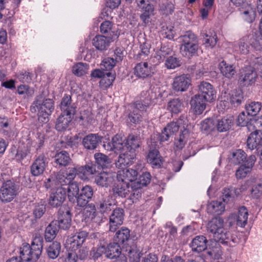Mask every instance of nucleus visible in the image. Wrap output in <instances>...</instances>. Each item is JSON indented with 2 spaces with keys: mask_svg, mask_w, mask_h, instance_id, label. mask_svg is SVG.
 <instances>
[{
  "mask_svg": "<svg viewBox=\"0 0 262 262\" xmlns=\"http://www.w3.org/2000/svg\"><path fill=\"white\" fill-rule=\"evenodd\" d=\"M189 137V132L187 128H184L180 132L178 137L176 138L174 141V146L177 150L182 149L186 142Z\"/></svg>",
  "mask_w": 262,
  "mask_h": 262,
  "instance_id": "nucleus-41",
  "label": "nucleus"
},
{
  "mask_svg": "<svg viewBox=\"0 0 262 262\" xmlns=\"http://www.w3.org/2000/svg\"><path fill=\"white\" fill-rule=\"evenodd\" d=\"M187 125L188 120L184 115L181 116L177 121L168 124L159 137L160 143L168 141L169 137L178 132L179 128L181 132L184 128H187Z\"/></svg>",
  "mask_w": 262,
  "mask_h": 262,
  "instance_id": "nucleus-7",
  "label": "nucleus"
},
{
  "mask_svg": "<svg viewBox=\"0 0 262 262\" xmlns=\"http://www.w3.org/2000/svg\"><path fill=\"white\" fill-rule=\"evenodd\" d=\"M225 203L221 201H212L207 207L208 212L214 215H220L225 211Z\"/></svg>",
  "mask_w": 262,
  "mask_h": 262,
  "instance_id": "nucleus-40",
  "label": "nucleus"
},
{
  "mask_svg": "<svg viewBox=\"0 0 262 262\" xmlns=\"http://www.w3.org/2000/svg\"><path fill=\"white\" fill-rule=\"evenodd\" d=\"M156 94L151 90L143 91L141 93V100L137 101L128 115V120L133 123H138L142 119L144 112L148 109Z\"/></svg>",
  "mask_w": 262,
  "mask_h": 262,
  "instance_id": "nucleus-2",
  "label": "nucleus"
},
{
  "mask_svg": "<svg viewBox=\"0 0 262 262\" xmlns=\"http://www.w3.org/2000/svg\"><path fill=\"white\" fill-rule=\"evenodd\" d=\"M239 79L244 85H251L255 82L257 73L254 69L249 66L242 69L240 73Z\"/></svg>",
  "mask_w": 262,
  "mask_h": 262,
  "instance_id": "nucleus-22",
  "label": "nucleus"
},
{
  "mask_svg": "<svg viewBox=\"0 0 262 262\" xmlns=\"http://www.w3.org/2000/svg\"><path fill=\"white\" fill-rule=\"evenodd\" d=\"M43 242L42 237L40 235L36 234L34 238V255L36 259H38L42 253Z\"/></svg>",
  "mask_w": 262,
  "mask_h": 262,
  "instance_id": "nucleus-52",
  "label": "nucleus"
},
{
  "mask_svg": "<svg viewBox=\"0 0 262 262\" xmlns=\"http://www.w3.org/2000/svg\"><path fill=\"white\" fill-rule=\"evenodd\" d=\"M150 45L148 43L144 42L140 46V52L137 55V58L139 59H144L150 53Z\"/></svg>",
  "mask_w": 262,
  "mask_h": 262,
  "instance_id": "nucleus-63",
  "label": "nucleus"
},
{
  "mask_svg": "<svg viewBox=\"0 0 262 262\" xmlns=\"http://www.w3.org/2000/svg\"><path fill=\"white\" fill-rule=\"evenodd\" d=\"M60 250V243L57 242L52 243L47 249L49 257L52 259L56 258L59 255Z\"/></svg>",
  "mask_w": 262,
  "mask_h": 262,
  "instance_id": "nucleus-56",
  "label": "nucleus"
},
{
  "mask_svg": "<svg viewBox=\"0 0 262 262\" xmlns=\"http://www.w3.org/2000/svg\"><path fill=\"white\" fill-rule=\"evenodd\" d=\"M45 186L47 188H54L55 191H53L50 195L49 203L53 207H57L60 206L64 201L66 197V187H62L58 184L55 178H51L47 179V181L45 182Z\"/></svg>",
  "mask_w": 262,
  "mask_h": 262,
  "instance_id": "nucleus-5",
  "label": "nucleus"
},
{
  "mask_svg": "<svg viewBox=\"0 0 262 262\" xmlns=\"http://www.w3.org/2000/svg\"><path fill=\"white\" fill-rule=\"evenodd\" d=\"M93 195L92 188L89 185H85L82 188L77 198V205L80 207L85 206L91 199Z\"/></svg>",
  "mask_w": 262,
  "mask_h": 262,
  "instance_id": "nucleus-29",
  "label": "nucleus"
},
{
  "mask_svg": "<svg viewBox=\"0 0 262 262\" xmlns=\"http://www.w3.org/2000/svg\"><path fill=\"white\" fill-rule=\"evenodd\" d=\"M113 35L105 37L101 35H96L93 39V46L98 50H106L109 47L111 42L117 39L119 35L117 32H112Z\"/></svg>",
  "mask_w": 262,
  "mask_h": 262,
  "instance_id": "nucleus-14",
  "label": "nucleus"
},
{
  "mask_svg": "<svg viewBox=\"0 0 262 262\" xmlns=\"http://www.w3.org/2000/svg\"><path fill=\"white\" fill-rule=\"evenodd\" d=\"M56 181L59 185L62 187H66V194L70 202L74 203H77V198L79 195V188L77 183L76 182H72L67 184H62L57 180V174L56 175Z\"/></svg>",
  "mask_w": 262,
  "mask_h": 262,
  "instance_id": "nucleus-24",
  "label": "nucleus"
},
{
  "mask_svg": "<svg viewBox=\"0 0 262 262\" xmlns=\"http://www.w3.org/2000/svg\"><path fill=\"white\" fill-rule=\"evenodd\" d=\"M58 231L57 222L53 221L46 229L45 237L46 241L51 242L56 237Z\"/></svg>",
  "mask_w": 262,
  "mask_h": 262,
  "instance_id": "nucleus-43",
  "label": "nucleus"
},
{
  "mask_svg": "<svg viewBox=\"0 0 262 262\" xmlns=\"http://www.w3.org/2000/svg\"><path fill=\"white\" fill-rule=\"evenodd\" d=\"M47 162L44 155L39 156L34 162V176H39L44 171Z\"/></svg>",
  "mask_w": 262,
  "mask_h": 262,
  "instance_id": "nucleus-42",
  "label": "nucleus"
},
{
  "mask_svg": "<svg viewBox=\"0 0 262 262\" xmlns=\"http://www.w3.org/2000/svg\"><path fill=\"white\" fill-rule=\"evenodd\" d=\"M240 15L246 21L252 23L256 16V12L254 8L251 5L246 4L239 8Z\"/></svg>",
  "mask_w": 262,
  "mask_h": 262,
  "instance_id": "nucleus-30",
  "label": "nucleus"
},
{
  "mask_svg": "<svg viewBox=\"0 0 262 262\" xmlns=\"http://www.w3.org/2000/svg\"><path fill=\"white\" fill-rule=\"evenodd\" d=\"M208 102L201 97L200 94L193 96L190 101L191 108L195 115H200L206 108V102Z\"/></svg>",
  "mask_w": 262,
  "mask_h": 262,
  "instance_id": "nucleus-26",
  "label": "nucleus"
},
{
  "mask_svg": "<svg viewBox=\"0 0 262 262\" xmlns=\"http://www.w3.org/2000/svg\"><path fill=\"white\" fill-rule=\"evenodd\" d=\"M190 84L191 79L189 76L182 74L173 79L172 88L176 92H183L186 91Z\"/></svg>",
  "mask_w": 262,
  "mask_h": 262,
  "instance_id": "nucleus-19",
  "label": "nucleus"
},
{
  "mask_svg": "<svg viewBox=\"0 0 262 262\" xmlns=\"http://www.w3.org/2000/svg\"><path fill=\"white\" fill-rule=\"evenodd\" d=\"M114 177V173L103 171L96 176L95 181L98 185L106 187L112 184Z\"/></svg>",
  "mask_w": 262,
  "mask_h": 262,
  "instance_id": "nucleus-32",
  "label": "nucleus"
},
{
  "mask_svg": "<svg viewBox=\"0 0 262 262\" xmlns=\"http://www.w3.org/2000/svg\"><path fill=\"white\" fill-rule=\"evenodd\" d=\"M17 191L18 188L14 182L7 181L0 189V199L3 202H10L16 195Z\"/></svg>",
  "mask_w": 262,
  "mask_h": 262,
  "instance_id": "nucleus-12",
  "label": "nucleus"
},
{
  "mask_svg": "<svg viewBox=\"0 0 262 262\" xmlns=\"http://www.w3.org/2000/svg\"><path fill=\"white\" fill-rule=\"evenodd\" d=\"M55 161L59 166H66L70 163L71 158L68 152L61 151L55 155Z\"/></svg>",
  "mask_w": 262,
  "mask_h": 262,
  "instance_id": "nucleus-47",
  "label": "nucleus"
},
{
  "mask_svg": "<svg viewBox=\"0 0 262 262\" xmlns=\"http://www.w3.org/2000/svg\"><path fill=\"white\" fill-rule=\"evenodd\" d=\"M248 215L247 209L245 207L242 206L238 209L237 213L231 214L230 219L234 220L237 226L243 228L247 224Z\"/></svg>",
  "mask_w": 262,
  "mask_h": 262,
  "instance_id": "nucleus-27",
  "label": "nucleus"
},
{
  "mask_svg": "<svg viewBox=\"0 0 262 262\" xmlns=\"http://www.w3.org/2000/svg\"><path fill=\"white\" fill-rule=\"evenodd\" d=\"M180 52L184 57L190 58L197 54L199 46L198 37L194 33L187 31L180 37Z\"/></svg>",
  "mask_w": 262,
  "mask_h": 262,
  "instance_id": "nucleus-4",
  "label": "nucleus"
},
{
  "mask_svg": "<svg viewBox=\"0 0 262 262\" xmlns=\"http://www.w3.org/2000/svg\"><path fill=\"white\" fill-rule=\"evenodd\" d=\"M38 109V120L41 123H45L49 120V116L54 110V101L51 99H46L41 104L36 105Z\"/></svg>",
  "mask_w": 262,
  "mask_h": 262,
  "instance_id": "nucleus-13",
  "label": "nucleus"
},
{
  "mask_svg": "<svg viewBox=\"0 0 262 262\" xmlns=\"http://www.w3.org/2000/svg\"><path fill=\"white\" fill-rule=\"evenodd\" d=\"M120 244L116 242L110 244L106 248L104 246L99 247L96 252V257L100 256L105 253V256L109 258L113 259L120 255L121 253Z\"/></svg>",
  "mask_w": 262,
  "mask_h": 262,
  "instance_id": "nucleus-16",
  "label": "nucleus"
},
{
  "mask_svg": "<svg viewBox=\"0 0 262 262\" xmlns=\"http://www.w3.org/2000/svg\"><path fill=\"white\" fill-rule=\"evenodd\" d=\"M141 253L136 248H132L128 253V257L131 262H139L141 257Z\"/></svg>",
  "mask_w": 262,
  "mask_h": 262,
  "instance_id": "nucleus-64",
  "label": "nucleus"
},
{
  "mask_svg": "<svg viewBox=\"0 0 262 262\" xmlns=\"http://www.w3.org/2000/svg\"><path fill=\"white\" fill-rule=\"evenodd\" d=\"M234 117L231 115H227L221 119H219L216 124V128L219 132H224L228 130L233 125Z\"/></svg>",
  "mask_w": 262,
  "mask_h": 262,
  "instance_id": "nucleus-36",
  "label": "nucleus"
},
{
  "mask_svg": "<svg viewBox=\"0 0 262 262\" xmlns=\"http://www.w3.org/2000/svg\"><path fill=\"white\" fill-rule=\"evenodd\" d=\"M243 100V95L240 91H233L230 94V102L231 104L238 105Z\"/></svg>",
  "mask_w": 262,
  "mask_h": 262,
  "instance_id": "nucleus-62",
  "label": "nucleus"
},
{
  "mask_svg": "<svg viewBox=\"0 0 262 262\" xmlns=\"http://www.w3.org/2000/svg\"><path fill=\"white\" fill-rule=\"evenodd\" d=\"M100 141V137L97 134H90L83 138L82 145L88 150H94Z\"/></svg>",
  "mask_w": 262,
  "mask_h": 262,
  "instance_id": "nucleus-31",
  "label": "nucleus"
},
{
  "mask_svg": "<svg viewBox=\"0 0 262 262\" xmlns=\"http://www.w3.org/2000/svg\"><path fill=\"white\" fill-rule=\"evenodd\" d=\"M88 235L86 231H81L69 236L66 241V247L70 251L76 252L81 247Z\"/></svg>",
  "mask_w": 262,
  "mask_h": 262,
  "instance_id": "nucleus-10",
  "label": "nucleus"
},
{
  "mask_svg": "<svg viewBox=\"0 0 262 262\" xmlns=\"http://www.w3.org/2000/svg\"><path fill=\"white\" fill-rule=\"evenodd\" d=\"M76 108L75 104L72 103L71 97L65 95L60 103L61 114L73 118L76 113Z\"/></svg>",
  "mask_w": 262,
  "mask_h": 262,
  "instance_id": "nucleus-25",
  "label": "nucleus"
},
{
  "mask_svg": "<svg viewBox=\"0 0 262 262\" xmlns=\"http://www.w3.org/2000/svg\"><path fill=\"white\" fill-rule=\"evenodd\" d=\"M130 165V164H128L122 167H118L120 168V170L117 172V180H123L127 183L130 182L132 184L134 182V180L136 179L138 175V172L134 169L125 168L126 166Z\"/></svg>",
  "mask_w": 262,
  "mask_h": 262,
  "instance_id": "nucleus-23",
  "label": "nucleus"
},
{
  "mask_svg": "<svg viewBox=\"0 0 262 262\" xmlns=\"http://www.w3.org/2000/svg\"><path fill=\"white\" fill-rule=\"evenodd\" d=\"M63 215V218H62V216L61 217L59 218L58 221H56L57 222L58 228H60L63 229H67L71 225V214L69 210H67Z\"/></svg>",
  "mask_w": 262,
  "mask_h": 262,
  "instance_id": "nucleus-54",
  "label": "nucleus"
},
{
  "mask_svg": "<svg viewBox=\"0 0 262 262\" xmlns=\"http://www.w3.org/2000/svg\"><path fill=\"white\" fill-rule=\"evenodd\" d=\"M256 158L254 155H251L236 170L235 176L237 179H243L249 173L255 164Z\"/></svg>",
  "mask_w": 262,
  "mask_h": 262,
  "instance_id": "nucleus-18",
  "label": "nucleus"
},
{
  "mask_svg": "<svg viewBox=\"0 0 262 262\" xmlns=\"http://www.w3.org/2000/svg\"><path fill=\"white\" fill-rule=\"evenodd\" d=\"M76 175L81 180L88 179L89 175L85 166L69 167L66 170H61L57 173V180L65 185L72 182Z\"/></svg>",
  "mask_w": 262,
  "mask_h": 262,
  "instance_id": "nucleus-6",
  "label": "nucleus"
},
{
  "mask_svg": "<svg viewBox=\"0 0 262 262\" xmlns=\"http://www.w3.org/2000/svg\"><path fill=\"white\" fill-rule=\"evenodd\" d=\"M146 0H136L138 7L141 9L142 12L147 14H154V7L152 5L149 4L148 1L146 2Z\"/></svg>",
  "mask_w": 262,
  "mask_h": 262,
  "instance_id": "nucleus-57",
  "label": "nucleus"
},
{
  "mask_svg": "<svg viewBox=\"0 0 262 262\" xmlns=\"http://www.w3.org/2000/svg\"><path fill=\"white\" fill-rule=\"evenodd\" d=\"M126 144L128 146L127 153L120 154L116 161V167H122L128 164H132L136 158L135 150L140 146V140L137 136L130 135L126 140Z\"/></svg>",
  "mask_w": 262,
  "mask_h": 262,
  "instance_id": "nucleus-3",
  "label": "nucleus"
},
{
  "mask_svg": "<svg viewBox=\"0 0 262 262\" xmlns=\"http://www.w3.org/2000/svg\"><path fill=\"white\" fill-rule=\"evenodd\" d=\"M245 108L248 115L255 116L260 111L261 104L258 102H251L246 105Z\"/></svg>",
  "mask_w": 262,
  "mask_h": 262,
  "instance_id": "nucleus-53",
  "label": "nucleus"
},
{
  "mask_svg": "<svg viewBox=\"0 0 262 262\" xmlns=\"http://www.w3.org/2000/svg\"><path fill=\"white\" fill-rule=\"evenodd\" d=\"M215 0H203V7L200 10V13L202 19H206L209 15V12L214 6Z\"/></svg>",
  "mask_w": 262,
  "mask_h": 262,
  "instance_id": "nucleus-48",
  "label": "nucleus"
},
{
  "mask_svg": "<svg viewBox=\"0 0 262 262\" xmlns=\"http://www.w3.org/2000/svg\"><path fill=\"white\" fill-rule=\"evenodd\" d=\"M151 176L149 172H145L140 176L139 178L134 181L131 184V189L133 190V193L130 194V199L134 200V198L138 199L141 196L140 189L146 186L150 182Z\"/></svg>",
  "mask_w": 262,
  "mask_h": 262,
  "instance_id": "nucleus-11",
  "label": "nucleus"
},
{
  "mask_svg": "<svg viewBox=\"0 0 262 262\" xmlns=\"http://www.w3.org/2000/svg\"><path fill=\"white\" fill-rule=\"evenodd\" d=\"M103 147L108 151H114L116 153H127L129 147L126 146L125 139L120 135H116L111 142H105L103 143Z\"/></svg>",
  "mask_w": 262,
  "mask_h": 262,
  "instance_id": "nucleus-9",
  "label": "nucleus"
},
{
  "mask_svg": "<svg viewBox=\"0 0 262 262\" xmlns=\"http://www.w3.org/2000/svg\"><path fill=\"white\" fill-rule=\"evenodd\" d=\"M147 161L152 167L160 168L162 164L163 159L158 150L153 149L150 150L148 153Z\"/></svg>",
  "mask_w": 262,
  "mask_h": 262,
  "instance_id": "nucleus-38",
  "label": "nucleus"
},
{
  "mask_svg": "<svg viewBox=\"0 0 262 262\" xmlns=\"http://www.w3.org/2000/svg\"><path fill=\"white\" fill-rule=\"evenodd\" d=\"M246 159V153L242 149H237L232 154L230 160L235 164H239L241 162H244Z\"/></svg>",
  "mask_w": 262,
  "mask_h": 262,
  "instance_id": "nucleus-55",
  "label": "nucleus"
},
{
  "mask_svg": "<svg viewBox=\"0 0 262 262\" xmlns=\"http://www.w3.org/2000/svg\"><path fill=\"white\" fill-rule=\"evenodd\" d=\"M154 74V69L152 66L147 62H140L134 68V74L140 78L150 77Z\"/></svg>",
  "mask_w": 262,
  "mask_h": 262,
  "instance_id": "nucleus-17",
  "label": "nucleus"
},
{
  "mask_svg": "<svg viewBox=\"0 0 262 262\" xmlns=\"http://www.w3.org/2000/svg\"><path fill=\"white\" fill-rule=\"evenodd\" d=\"M199 93L201 97L208 102H211L216 98V92L209 82H202L199 85Z\"/></svg>",
  "mask_w": 262,
  "mask_h": 262,
  "instance_id": "nucleus-20",
  "label": "nucleus"
},
{
  "mask_svg": "<svg viewBox=\"0 0 262 262\" xmlns=\"http://www.w3.org/2000/svg\"><path fill=\"white\" fill-rule=\"evenodd\" d=\"M170 49L166 47H161L160 50L156 51L154 58L158 62H161L165 58L166 55L169 54Z\"/></svg>",
  "mask_w": 262,
  "mask_h": 262,
  "instance_id": "nucleus-60",
  "label": "nucleus"
},
{
  "mask_svg": "<svg viewBox=\"0 0 262 262\" xmlns=\"http://www.w3.org/2000/svg\"><path fill=\"white\" fill-rule=\"evenodd\" d=\"M208 231L213 234L214 241L211 245L214 248L208 250L207 254L214 258L213 262H225L222 255L223 252L217 243L229 247H234L241 242L239 233L236 231L227 229L224 220L220 217L213 218L207 224Z\"/></svg>",
  "mask_w": 262,
  "mask_h": 262,
  "instance_id": "nucleus-1",
  "label": "nucleus"
},
{
  "mask_svg": "<svg viewBox=\"0 0 262 262\" xmlns=\"http://www.w3.org/2000/svg\"><path fill=\"white\" fill-rule=\"evenodd\" d=\"M207 240L203 235L195 237L190 243V247L193 251L201 252L207 249Z\"/></svg>",
  "mask_w": 262,
  "mask_h": 262,
  "instance_id": "nucleus-33",
  "label": "nucleus"
},
{
  "mask_svg": "<svg viewBox=\"0 0 262 262\" xmlns=\"http://www.w3.org/2000/svg\"><path fill=\"white\" fill-rule=\"evenodd\" d=\"M183 107V102L180 100L173 99L168 102L167 109L172 114H177L182 111Z\"/></svg>",
  "mask_w": 262,
  "mask_h": 262,
  "instance_id": "nucleus-46",
  "label": "nucleus"
},
{
  "mask_svg": "<svg viewBox=\"0 0 262 262\" xmlns=\"http://www.w3.org/2000/svg\"><path fill=\"white\" fill-rule=\"evenodd\" d=\"M116 62L113 58L106 57L102 61L101 68L103 70H111L115 67Z\"/></svg>",
  "mask_w": 262,
  "mask_h": 262,
  "instance_id": "nucleus-61",
  "label": "nucleus"
},
{
  "mask_svg": "<svg viewBox=\"0 0 262 262\" xmlns=\"http://www.w3.org/2000/svg\"><path fill=\"white\" fill-rule=\"evenodd\" d=\"M261 132L259 130H256L250 134L247 139V146L251 150L258 148L262 143Z\"/></svg>",
  "mask_w": 262,
  "mask_h": 262,
  "instance_id": "nucleus-34",
  "label": "nucleus"
},
{
  "mask_svg": "<svg viewBox=\"0 0 262 262\" xmlns=\"http://www.w3.org/2000/svg\"><path fill=\"white\" fill-rule=\"evenodd\" d=\"M113 202L110 195L103 197L96 204L97 210L101 213H107L112 209Z\"/></svg>",
  "mask_w": 262,
  "mask_h": 262,
  "instance_id": "nucleus-37",
  "label": "nucleus"
},
{
  "mask_svg": "<svg viewBox=\"0 0 262 262\" xmlns=\"http://www.w3.org/2000/svg\"><path fill=\"white\" fill-rule=\"evenodd\" d=\"M89 69V66L86 63L78 62L72 67L73 73L78 77L86 74Z\"/></svg>",
  "mask_w": 262,
  "mask_h": 262,
  "instance_id": "nucleus-50",
  "label": "nucleus"
},
{
  "mask_svg": "<svg viewBox=\"0 0 262 262\" xmlns=\"http://www.w3.org/2000/svg\"><path fill=\"white\" fill-rule=\"evenodd\" d=\"M82 214L83 220L86 223L92 221L96 216V208L95 205L91 204L86 206L83 209Z\"/></svg>",
  "mask_w": 262,
  "mask_h": 262,
  "instance_id": "nucleus-49",
  "label": "nucleus"
},
{
  "mask_svg": "<svg viewBox=\"0 0 262 262\" xmlns=\"http://www.w3.org/2000/svg\"><path fill=\"white\" fill-rule=\"evenodd\" d=\"M217 68L221 74L227 79H231L236 74V66L225 60L220 61L218 64Z\"/></svg>",
  "mask_w": 262,
  "mask_h": 262,
  "instance_id": "nucleus-21",
  "label": "nucleus"
},
{
  "mask_svg": "<svg viewBox=\"0 0 262 262\" xmlns=\"http://www.w3.org/2000/svg\"><path fill=\"white\" fill-rule=\"evenodd\" d=\"M181 64L179 58L171 56L168 57L165 62V67L168 69H174Z\"/></svg>",
  "mask_w": 262,
  "mask_h": 262,
  "instance_id": "nucleus-59",
  "label": "nucleus"
},
{
  "mask_svg": "<svg viewBox=\"0 0 262 262\" xmlns=\"http://www.w3.org/2000/svg\"><path fill=\"white\" fill-rule=\"evenodd\" d=\"M250 45L256 49H259L260 43L258 40L254 38L253 35L246 36L240 39L235 44L234 50L237 53L246 55L249 52L250 48Z\"/></svg>",
  "mask_w": 262,
  "mask_h": 262,
  "instance_id": "nucleus-8",
  "label": "nucleus"
},
{
  "mask_svg": "<svg viewBox=\"0 0 262 262\" xmlns=\"http://www.w3.org/2000/svg\"><path fill=\"white\" fill-rule=\"evenodd\" d=\"M91 77L94 78H103L100 82L106 83V85L112 84L115 79V76L111 72L104 73V72L100 69H95L91 73Z\"/></svg>",
  "mask_w": 262,
  "mask_h": 262,
  "instance_id": "nucleus-35",
  "label": "nucleus"
},
{
  "mask_svg": "<svg viewBox=\"0 0 262 262\" xmlns=\"http://www.w3.org/2000/svg\"><path fill=\"white\" fill-rule=\"evenodd\" d=\"M129 236V230L126 227H122L116 232L114 236V241L119 244H122L128 241Z\"/></svg>",
  "mask_w": 262,
  "mask_h": 262,
  "instance_id": "nucleus-45",
  "label": "nucleus"
},
{
  "mask_svg": "<svg viewBox=\"0 0 262 262\" xmlns=\"http://www.w3.org/2000/svg\"><path fill=\"white\" fill-rule=\"evenodd\" d=\"M20 258L22 262H32L33 252L29 244L24 243L20 248Z\"/></svg>",
  "mask_w": 262,
  "mask_h": 262,
  "instance_id": "nucleus-39",
  "label": "nucleus"
},
{
  "mask_svg": "<svg viewBox=\"0 0 262 262\" xmlns=\"http://www.w3.org/2000/svg\"><path fill=\"white\" fill-rule=\"evenodd\" d=\"M251 118L250 115L244 112L240 113L237 119V124L241 126H249L251 125Z\"/></svg>",
  "mask_w": 262,
  "mask_h": 262,
  "instance_id": "nucleus-58",
  "label": "nucleus"
},
{
  "mask_svg": "<svg viewBox=\"0 0 262 262\" xmlns=\"http://www.w3.org/2000/svg\"><path fill=\"white\" fill-rule=\"evenodd\" d=\"M124 218V212L123 209L118 208L113 210L110 216V231L114 232L119 226L122 225Z\"/></svg>",
  "mask_w": 262,
  "mask_h": 262,
  "instance_id": "nucleus-15",
  "label": "nucleus"
},
{
  "mask_svg": "<svg viewBox=\"0 0 262 262\" xmlns=\"http://www.w3.org/2000/svg\"><path fill=\"white\" fill-rule=\"evenodd\" d=\"M94 158L96 163L102 168L108 167L111 163V159L102 153L95 154Z\"/></svg>",
  "mask_w": 262,
  "mask_h": 262,
  "instance_id": "nucleus-51",
  "label": "nucleus"
},
{
  "mask_svg": "<svg viewBox=\"0 0 262 262\" xmlns=\"http://www.w3.org/2000/svg\"><path fill=\"white\" fill-rule=\"evenodd\" d=\"M132 190L129 187V183L122 180L117 179V182L113 187V190L115 194H118L119 196L125 198ZM133 191V190H132Z\"/></svg>",
  "mask_w": 262,
  "mask_h": 262,
  "instance_id": "nucleus-28",
  "label": "nucleus"
},
{
  "mask_svg": "<svg viewBox=\"0 0 262 262\" xmlns=\"http://www.w3.org/2000/svg\"><path fill=\"white\" fill-rule=\"evenodd\" d=\"M72 119V117L61 114L56 121V129L60 132L66 130L68 128Z\"/></svg>",
  "mask_w": 262,
  "mask_h": 262,
  "instance_id": "nucleus-44",
  "label": "nucleus"
}]
</instances>
